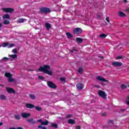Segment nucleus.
Returning a JSON list of instances; mask_svg holds the SVG:
<instances>
[{
	"mask_svg": "<svg viewBox=\"0 0 129 129\" xmlns=\"http://www.w3.org/2000/svg\"><path fill=\"white\" fill-rule=\"evenodd\" d=\"M50 66L49 65H44L43 67H41L39 68L38 71L40 72L44 73L45 71H47L48 70H50Z\"/></svg>",
	"mask_w": 129,
	"mask_h": 129,
	"instance_id": "nucleus-1",
	"label": "nucleus"
},
{
	"mask_svg": "<svg viewBox=\"0 0 129 129\" xmlns=\"http://www.w3.org/2000/svg\"><path fill=\"white\" fill-rule=\"evenodd\" d=\"M98 94L100 97L103 98V99H107L106 96H107V95L105 94V92L100 90L98 92Z\"/></svg>",
	"mask_w": 129,
	"mask_h": 129,
	"instance_id": "nucleus-2",
	"label": "nucleus"
},
{
	"mask_svg": "<svg viewBox=\"0 0 129 129\" xmlns=\"http://www.w3.org/2000/svg\"><path fill=\"white\" fill-rule=\"evenodd\" d=\"M40 11L41 13H42V14H44V15L51 13V11L50 10V9L47 8H40Z\"/></svg>",
	"mask_w": 129,
	"mask_h": 129,
	"instance_id": "nucleus-3",
	"label": "nucleus"
},
{
	"mask_svg": "<svg viewBox=\"0 0 129 129\" xmlns=\"http://www.w3.org/2000/svg\"><path fill=\"white\" fill-rule=\"evenodd\" d=\"M5 76L6 77H7L8 79V81H16V79H13L12 76H13V75H12L10 73H5Z\"/></svg>",
	"mask_w": 129,
	"mask_h": 129,
	"instance_id": "nucleus-4",
	"label": "nucleus"
},
{
	"mask_svg": "<svg viewBox=\"0 0 129 129\" xmlns=\"http://www.w3.org/2000/svg\"><path fill=\"white\" fill-rule=\"evenodd\" d=\"M47 84L50 88H52V89H56L57 88V86L51 81H47Z\"/></svg>",
	"mask_w": 129,
	"mask_h": 129,
	"instance_id": "nucleus-5",
	"label": "nucleus"
},
{
	"mask_svg": "<svg viewBox=\"0 0 129 129\" xmlns=\"http://www.w3.org/2000/svg\"><path fill=\"white\" fill-rule=\"evenodd\" d=\"M76 87L78 90H82L84 88V85L81 82L78 83L76 85Z\"/></svg>",
	"mask_w": 129,
	"mask_h": 129,
	"instance_id": "nucleus-6",
	"label": "nucleus"
},
{
	"mask_svg": "<svg viewBox=\"0 0 129 129\" xmlns=\"http://www.w3.org/2000/svg\"><path fill=\"white\" fill-rule=\"evenodd\" d=\"M74 34L78 35V34H81L82 33V29L80 28H76L74 29Z\"/></svg>",
	"mask_w": 129,
	"mask_h": 129,
	"instance_id": "nucleus-7",
	"label": "nucleus"
},
{
	"mask_svg": "<svg viewBox=\"0 0 129 129\" xmlns=\"http://www.w3.org/2000/svg\"><path fill=\"white\" fill-rule=\"evenodd\" d=\"M6 91L7 92H8V93H10V94H16V91H15V90L12 88L7 87Z\"/></svg>",
	"mask_w": 129,
	"mask_h": 129,
	"instance_id": "nucleus-8",
	"label": "nucleus"
},
{
	"mask_svg": "<svg viewBox=\"0 0 129 129\" xmlns=\"http://www.w3.org/2000/svg\"><path fill=\"white\" fill-rule=\"evenodd\" d=\"M112 65L114 67H121L122 66V63L118 61H115L112 62Z\"/></svg>",
	"mask_w": 129,
	"mask_h": 129,
	"instance_id": "nucleus-9",
	"label": "nucleus"
},
{
	"mask_svg": "<svg viewBox=\"0 0 129 129\" xmlns=\"http://www.w3.org/2000/svg\"><path fill=\"white\" fill-rule=\"evenodd\" d=\"M2 10L4 11V12H6V13H13V12L14 11V9L10 8H2Z\"/></svg>",
	"mask_w": 129,
	"mask_h": 129,
	"instance_id": "nucleus-10",
	"label": "nucleus"
},
{
	"mask_svg": "<svg viewBox=\"0 0 129 129\" xmlns=\"http://www.w3.org/2000/svg\"><path fill=\"white\" fill-rule=\"evenodd\" d=\"M96 79L98 81H108V80L105 79V78L102 77L101 76H98L96 77Z\"/></svg>",
	"mask_w": 129,
	"mask_h": 129,
	"instance_id": "nucleus-11",
	"label": "nucleus"
},
{
	"mask_svg": "<svg viewBox=\"0 0 129 129\" xmlns=\"http://www.w3.org/2000/svg\"><path fill=\"white\" fill-rule=\"evenodd\" d=\"M27 122H29L30 123H31L32 124H36L37 123V121L34 120L33 118H29L27 120Z\"/></svg>",
	"mask_w": 129,
	"mask_h": 129,
	"instance_id": "nucleus-12",
	"label": "nucleus"
},
{
	"mask_svg": "<svg viewBox=\"0 0 129 129\" xmlns=\"http://www.w3.org/2000/svg\"><path fill=\"white\" fill-rule=\"evenodd\" d=\"M25 106L27 108H30V109H32V108H35V105L31 103H26Z\"/></svg>",
	"mask_w": 129,
	"mask_h": 129,
	"instance_id": "nucleus-13",
	"label": "nucleus"
},
{
	"mask_svg": "<svg viewBox=\"0 0 129 129\" xmlns=\"http://www.w3.org/2000/svg\"><path fill=\"white\" fill-rule=\"evenodd\" d=\"M22 117L24 118H28L29 116H31V114L30 113H28L26 112H24L21 114Z\"/></svg>",
	"mask_w": 129,
	"mask_h": 129,
	"instance_id": "nucleus-14",
	"label": "nucleus"
},
{
	"mask_svg": "<svg viewBox=\"0 0 129 129\" xmlns=\"http://www.w3.org/2000/svg\"><path fill=\"white\" fill-rule=\"evenodd\" d=\"M68 123H69V124H75V123H76V122L74 119H70L68 121Z\"/></svg>",
	"mask_w": 129,
	"mask_h": 129,
	"instance_id": "nucleus-15",
	"label": "nucleus"
},
{
	"mask_svg": "<svg viewBox=\"0 0 129 129\" xmlns=\"http://www.w3.org/2000/svg\"><path fill=\"white\" fill-rule=\"evenodd\" d=\"M118 16H119V17H121L122 18H123L124 17H126V15L124 13H123L121 11H120L118 12Z\"/></svg>",
	"mask_w": 129,
	"mask_h": 129,
	"instance_id": "nucleus-16",
	"label": "nucleus"
},
{
	"mask_svg": "<svg viewBox=\"0 0 129 129\" xmlns=\"http://www.w3.org/2000/svg\"><path fill=\"white\" fill-rule=\"evenodd\" d=\"M84 40V39L79 37H77L76 38V41L77 42V43H82Z\"/></svg>",
	"mask_w": 129,
	"mask_h": 129,
	"instance_id": "nucleus-17",
	"label": "nucleus"
},
{
	"mask_svg": "<svg viewBox=\"0 0 129 129\" xmlns=\"http://www.w3.org/2000/svg\"><path fill=\"white\" fill-rule=\"evenodd\" d=\"M44 73H45V74H48V75H50V76H52L53 75V73L52 72V71H45Z\"/></svg>",
	"mask_w": 129,
	"mask_h": 129,
	"instance_id": "nucleus-18",
	"label": "nucleus"
},
{
	"mask_svg": "<svg viewBox=\"0 0 129 129\" xmlns=\"http://www.w3.org/2000/svg\"><path fill=\"white\" fill-rule=\"evenodd\" d=\"M4 19H7L8 20H11V16L9 14H6L3 17Z\"/></svg>",
	"mask_w": 129,
	"mask_h": 129,
	"instance_id": "nucleus-19",
	"label": "nucleus"
},
{
	"mask_svg": "<svg viewBox=\"0 0 129 129\" xmlns=\"http://www.w3.org/2000/svg\"><path fill=\"white\" fill-rule=\"evenodd\" d=\"M45 28H46L47 30H50V29H51V24H50V23H46L45 24Z\"/></svg>",
	"mask_w": 129,
	"mask_h": 129,
	"instance_id": "nucleus-20",
	"label": "nucleus"
},
{
	"mask_svg": "<svg viewBox=\"0 0 129 129\" xmlns=\"http://www.w3.org/2000/svg\"><path fill=\"white\" fill-rule=\"evenodd\" d=\"M0 98L1 100H7V96L4 95V94H2L0 95Z\"/></svg>",
	"mask_w": 129,
	"mask_h": 129,
	"instance_id": "nucleus-21",
	"label": "nucleus"
},
{
	"mask_svg": "<svg viewBox=\"0 0 129 129\" xmlns=\"http://www.w3.org/2000/svg\"><path fill=\"white\" fill-rule=\"evenodd\" d=\"M9 57H10V58H13V59H17V58H18V55L11 54V55H9Z\"/></svg>",
	"mask_w": 129,
	"mask_h": 129,
	"instance_id": "nucleus-22",
	"label": "nucleus"
},
{
	"mask_svg": "<svg viewBox=\"0 0 129 129\" xmlns=\"http://www.w3.org/2000/svg\"><path fill=\"white\" fill-rule=\"evenodd\" d=\"M66 35H67L68 39H71V38H73L72 34H71V33H70L69 32L67 33Z\"/></svg>",
	"mask_w": 129,
	"mask_h": 129,
	"instance_id": "nucleus-23",
	"label": "nucleus"
},
{
	"mask_svg": "<svg viewBox=\"0 0 129 129\" xmlns=\"http://www.w3.org/2000/svg\"><path fill=\"white\" fill-rule=\"evenodd\" d=\"M14 117L17 120H20V119H21V116L19 114L15 115Z\"/></svg>",
	"mask_w": 129,
	"mask_h": 129,
	"instance_id": "nucleus-24",
	"label": "nucleus"
},
{
	"mask_svg": "<svg viewBox=\"0 0 129 129\" xmlns=\"http://www.w3.org/2000/svg\"><path fill=\"white\" fill-rule=\"evenodd\" d=\"M48 124L49 121H48V120H46L42 122V125H48Z\"/></svg>",
	"mask_w": 129,
	"mask_h": 129,
	"instance_id": "nucleus-25",
	"label": "nucleus"
},
{
	"mask_svg": "<svg viewBox=\"0 0 129 129\" xmlns=\"http://www.w3.org/2000/svg\"><path fill=\"white\" fill-rule=\"evenodd\" d=\"M51 127H54V128H58V125L56 123H51Z\"/></svg>",
	"mask_w": 129,
	"mask_h": 129,
	"instance_id": "nucleus-26",
	"label": "nucleus"
},
{
	"mask_svg": "<svg viewBox=\"0 0 129 129\" xmlns=\"http://www.w3.org/2000/svg\"><path fill=\"white\" fill-rule=\"evenodd\" d=\"M125 103H126V105L129 106V95L127 96L126 100H125Z\"/></svg>",
	"mask_w": 129,
	"mask_h": 129,
	"instance_id": "nucleus-27",
	"label": "nucleus"
},
{
	"mask_svg": "<svg viewBox=\"0 0 129 129\" xmlns=\"http://www.w3.org/2000/svg\"><path fill=\"white\" fill-rule=\"evenodd\" d=\"M107 82H108V81H103V82H101L100 83L101 84V85H102V86H105V85H107Z\"/></svg>",
	"mask_w": 129,
	"mask_h": 129,
	"instance_id": "nucleus-28",
	"label": "nucleus"
},
{
	"mask_svg": "<svg viewBox=\"0 0 129 129\" xmlns=\"http://www.w3.org/2000/svg\"><path fill=\"white\" fill-rule=\"evenodd\" d=\"M35 108L36 110H38V111H41V110H42V108L39 106L35 107Z\"/></svg>",
	"mask_w": 129,
	"mask_h": 129,
	"instance_id": "nucleus-29",
	"label": "nucleus"
},
{
	"mask_svg": "<svg viewBox=\"0 0 129 129\" xmlns=\"http://www.w3.org/2000/svg\"><path fill=\"white\" fill-rule=\"evenodd\" d=\"M107 36V35H106L105 34H102L100 35L99 37L104 38H106Z\"/></svg>",
	"mask_w": 129,
	"mask_h": 129,
	"instance_id": "nucleus-30",
	"label": "nucleus"
},
{
	"mask_svg": "<svg viewBox=\"0 0 129 129\" xmlns=\"http://www.w3.org/2000/svg\"><path fill=\"white\" fill-rule=\"evenodd\" d=\"M70 52L71 53H74L75 54H76V53H77V50L75 48H73V49L70 50Z\"/></svg>",
	"mask_w": 129,
	"mask_h": 129,
	"instance_id": "nucleus-31",
	"label": "nucleus"
},
{
	"mask_svg": "<svg viewBox=\"0 0 129 129\" xmlns=\"http://www.w3.org/2000/svg\"><path fill=\"white\" fill-rule=\"evenodd\" d=\"M29 97L31 99H35L36 98V96H35V95H33V94H29Z\"/></svg>",
	"mask_w": 129,
	"mask_h": 129,
	"instance_id": "nucleus-32",
	"label": "nucleus"
},
{
	"mask_svg": "<svg viewBox=\"0 0 129 129\" xmlns=\"http://www.w3.org/2000/svg\"><path fill=\"white\" fill-rule=\"evenodd\" d=\"M121 89H125V88H127V86L124 84H122L121 85Z\"/></svg>",
	"mask_w": 129,
	"mask_h": 129,
	"instance_id": "nucleus-33",
	"label": "nucleus"
},
{
	"mask_svg": "<svg viewBox=\"0 0 129 129\" xmlns=\"http://www.w3.org/2000/svg\"><path fill=\"white\" fill-rule=\"evenodd\" d=\"M83 72V69L82 68H80L78 71V72L80 74H81V73H82Z\"/></svg>",
	"mask_w": 129,
	"mask_h": 129,
	"instance_id": "nucleus-34",
	"label": "nucleus"
},
{
	"mask_svg": "<svg viewBox=\"0 0 129 129\" xmlns=\"http://www.w3.org/2000/svg\"><path fill=\"white\" fill-rule=\"evenodd\" d=\"M3 24H4L5 25H10V22L9 21V20H5Z\"/></svg>",
	"mask_w": 129,
	"mask_h": 129,
	"instance_id": "nucleus-35",
	"label": "nucleus"
},
{
	"mask_svg": "<svg viewBox=\"0 0 129 129\" xmlns=\"http://www.w3.org/2000/svg\"><path fill=\"white\" fill-rule=\"evenodd\" d=\"M38 128H41V129H47V128L45 126H43L41 125L38 126Z\"/></svg>",
	"mask_w": 129,
	"mask_h": 129,
	"instance_id": "nucleus-36",
	"label": "nucleus"
},
{
	"mask_svg": "<svg viewBox=\"0 0 129 129\" xmlns=\"http://www.w3.org/2000/svg\"><path fill=\"white\" fill-rule=\"evenodd\" d=\"M24 22H25V19H19V20H18V23H24Z\"/></svg>",
	"mask_w": 129,
	"mask_h": 129,
	"instance_id": "nucleus-37",
	"label": "nucleus"
},
{
	"mask_svg": "<svg viewBox=\"0 0 129 129\" xmlns=\"http://www.w3.org/2000/svg\"><path fill=\"white\" fill-rule=\"evenodd\" d=\"M38 79H40V80H44V77L42 76H39Z\"/></svg>",
	"mask_w": 129,
	"mask_h": 129,
	"instance_id": "nucleus-38",
	"label": "nucleus"
},
{
	"mask_svg": "<svg viewBox=\"0 0 129 129\" xmlns=\"http://www.w3.org/2000/svg\"><path fill=\"white\" fill-rule=\"evenodd\" d=\"M108 123L113 124V120H108Z\"/></svg>",
	"mask_w": 129,
	"mask_h": 129,
	"instance_id": "nucleus-39",
	"label": "nucleus"
},
{
	"mask_svg": "<svg viewBox=\"0 0 129 129\" xmlns=\"http://www.w3.org/2000/svg\"><path fill=\"white\" fill-rule=\"evenodd\" d=\"M59 80H60V81H66V79L64 77L60 78Z\"/></svg>",
	"mask_w": 129,
	"mask_h": 129,
	"instance_id": "nucleus-40",
	"label": "nucleus"
},
{
	"mask_svg": "<svg viewBox=\"0 0 129 129\" xmlns=\"http://www.w3.org/2000/svg\"><path fill=\"white\" fill-rule=\"evenodd\" d=\"M12 52L13 53H14V54H17L18 53V51H17L16 49H14L12 50Z\"/></svg>",
	"mask_w": 129,
	"mask_h": 129,
	"instance_id": "nucleus-41",
	"label": "nucleus"
},
{
	"mask_svg": "<svg viewBox=\"0 0 129 129\" xmlns=\"http://www.w3.org/2000/svg\"><path fill=\"white\" fill-rule=\"evenodd\" d=\"M116 48H117V49H118V50H119V49H120V48H121V44H119L118 45H116Z\"/></svg>",
	"mask_w": 129,
	"mask_h": 129,
	"instance_id": "nucleus-42",
	"label": "nucleus"
},
{
	"mask_svg": "<svg viewBox=\"0 0 129 129\" xmlns=\"http://www.w3.org/2000/svg\"><path fill=\"white\" fill-rule=\"evenodd\" d=\"M8 45H9V43H4L3 44V47H7V46H8Z\"/></svg>",
	"mask_w": 129,
	"mask_h": 129,
	"instance_id": "nucleus-43",
	"label": "nucleus"
},
{
	"mask_svg": "<svg viewBox=\"0 0 129 129\" xmlns=\"http://www.w3.org/2000/svg\"><path fill=\"white\" fill-rule=\"evenodd\" d=\"M72 114H68L66 116V117H67L68 118H71V117H72Z\"/></svg>",
	"mask_w": 129,
	"mask_h": 129,
	"instance_id": "nucleus-44",
	"label": "nucleus"
},
{
	"mask_svg": "<svg viewBox=\"0 0 129 129\" xmlns=\"http://www.w3.org/2000/svg\"><path fill=\"white\" fill-rule=\"evenodd\" d=\"M43 120L42 119H39L37 120V122H39V123H41V125H42V123H43Z\"/></svg>",
	"mask_w": 129,
	"mask_h": 129,
	"instance_id": "nucleus-45",
	"label": "nucleus"
},
{
	"mask_svg": "<svg viewBox=\"0 0 129 129\" xmlns=\"http://www.w3.org/2000/svg\"><path fill=\"white\" fill-rule=\"evenodd\" d=\"M14 46H15V44H10V45L8 46V48H12V47H14Z\"/></svg>",
	"mask_w": 129,
	"mask_h": 129,
	"instance_id": "nucleus-46",
	"label": "nucleus"
},
{
	"mask_svg": "<svg viewBox=\"0 0 129 129\" xmlns=\"http://www.w3.org/2000/svg\"><path fill=\"white\" fill-rule=\"evenodd\" d=\"M123 58V56H119L116 57V59H122Z\"/></svg>",
	"mask_w": 129,
	"mask_h": 129,
	"instance_id": "nucleus-47",
	"label": "nucleus"
},
{
	"mask_svg": "<svg viewBox=\"0 0 129 129\" xmlns=\"http://www.w3.org/2000/svg\"><path fill=\"white\" fill-rule=\"evenodd\" d=\"M98 58H100L101 60H103L104 59V57L103 56L98 55Z\"/></svg>",
	"mask_w": 129,
	"mask_h": 129,
	"instance_id": "nucleus-48",
	"label": "nucleus"
},
{
	"mask_svg": "<svg viewBox=\"0 0 129 129\" xmlns=\"http://www.w3.org/2000/svg\"><path fill=\"white\" fill-rule=\"evenodd\" d=\"M2 60H3V61H5L6 60H9V58L5 57L3 58Z\"/></svg>",
	"mask_w": 129,
	"mask_h": 129,
	"instance_id": "nucleus-49",
	"label": "nucleus"
},
{
	"mask_svg": "<svg viewBox=\"0 0 129 129\" xmlns=\"http://www.w3.org/2000/svg\"><path fill=\"white\" fill-rule=\"evenodd\" d=\"M75 129H81V127L80 125H77L76 126Z\"/></svg>",
	"mask_w": 129,
	"mask_h": 129,
	"instance_id": "nucleus-50",
	"label": "nucleus"
},
{
	"mask_svg": "<svg viewBox=\"0 0 129 129\" xmlns=\"http://www.w3.org/2000/svg\"><path fill=\"white\" fill-rule=\"evenodd\" d=\"M106 21H107V23H109V17H107L106 18Z\"/></svg>",
	"mask_w": 129,
	"mask_h": 129,
	"instance_id": "nucleus-51",
	"label": "nucleus"
},
{
	"mask_svg": "<svg viewBox=\"0 0 129 129\" xmlns=\"http://www.w3.org/2000/svg\"><path fill=\"white\" fill-rule=\"evenodd\" d=\"M97 19H101V16L99 15H97Z\"/></svg>",
	"mask_w": 129,
	"mask_h": 129,
	"instance_id": "nucleus-52",
	"label": "nucleus"
},
{
	"mask_svg": "<svg viewBox=\"0 0 129 129\" xmlns=\"http://www.w3.org/2000/svg\"><path fill=\"white\" fill-rule=\"evenodd\" d=\"M9 82H11V83H13L14 84H16V83H17L16 81H10Z\"/></svg>",
	"mask_w": 129,
	"mask_h": 129,
	"instance_id": "nucleus-53",
	"label": "nucleus"
},
{
	"mask_svg": "<svg viewBox=\"0 0 129 129\" xmlns=\"http://www.w3.org/2000/svg\"><path fill=\"white\" fill-rule=\"evenodd\" d=\"M95 87H96V88H100V86H99V85H96V86H95Z\"/></svg>",
	"mask_w": 129,
	"mask_h": 129,
	"instance_id": "nucleus-54",
	"label": "nucleus"
},
{
	"mask_svg": "<svg viewBox=\"0 0 129 129\" xmlns=\"http://www.w3.org/2000/svg\"><path fill=\"white\" fill-rule=\"evenodd\" d=\"M72 80H78V78L72 79Z\"/></svg>",
	"mask_w": 129,
	"mask_h": 129,
	"instance_id": "nucleus-55",
	"label": "nucleus"
},
{
	"mask_svg": "<svg viewBox=\"0 0 129 129\" xmlns=\"http://www.w3.org/2000/svg\"><path fill=\"white\" fill-rule=\"evenodd\" d=\"M124 3H127V0H123Z\"/></svg>",
	"mask_w": 129,
	"mask_h": 129,
	"instance_id": "nucleus-56",
	"label": "nucleus"
},
{
	"mask_svg": "<svg viewBox=\"0 0 129 129\" xmlns=\"http://www.w3.org/2000/svg\"><path fill=\"white\" fill-rule=\"evenodd\" d=\"M2 27H3V24H2V23H0V28H2Z\"/></svg>",
	"mask_w": 129,
	"mask_h": 129,
	"instance_id": "nucleus-57",
	"label": "nucleus"
},
{
	"mask_svg": "<svg viewBox=\"0 0 129 129\" xmlns=\"http://www.w3.org/2000/svg\"><path fill=\"white\" fill-rule=\"evenodd\" d=\"M9 129H17V128H16L15 127H10Z\"/></svg>",
	"mask_w": 129,
	"mask_h": 129,
	"instance_id": "nucleus-58",
	"label": "nucleus"
},
{
	"mask_svg": "<svg viewBox=\"0 0 129 129\" xmlns=\"http://www.w3.org/2000/svg\"><path fill=\"white\" fill-rule=\"evenodd\" d=\"M3 124H4V123L0 122V125H3Z\"/></svg>",
	"mask_w": 129,
	"mask_h": 129,
	"instance_id": "nucleus-59",
	"label": "nucleus"
},
{
	"mask_svg": "<svg viewBox=\"0 0 129 129\" xmlns=\"http://www.w3.org/2000/svg\"><path fill=\"white\" fill-rule=\"evenodd\" d=\"M28 71H33V70H28Z\"/></svg>",
	"mask_w": 129,
	"mask_h": 129,
	"instance_id": "nucleus-60",
	"label": "nucleus"
},
{
	"mask_svg": "<svg viewBox=\"0 0 129 129\" xmlns=\"http://www.w3.org/2000/svg\"><path fill=\"white\" fill-rule=\"evenodd\" d=\"M126 12H129V9H126Z\"/></svg>",
	"mask_w": 129,
	"mask_h": 129,
	"instance_id": "nucleus-61",
	"label": "nucleus"
},
{
	"mask_svg": "<svg viewBox=\"0 0 129 129\" xmlns=\"http://www.w3.org/2000/svg\"><path fill=\"white\" fill-rule=\"evenodd\" d=\"M2 20V17H0V21Z\"/></svg>",
	"mask_w": 129,
	"mask_h": 129,
	"instance_id": "nucleus-62",
	"label": "nucleus"
},
{
	"mask_svg": "<svg viewBox=\"0 0 129 129\" xmlns=\"http://www.w3.org/2000/svg\"><path fill=\"white\" fill-rule=\"evenodd\" d=\"M129 43L128 42H127V45H128Z\"/></svg>",
	"mask_w": 129,
	"mask_h": 129,
	"instance_id": "nucleus-63",
	"label": "nucleus"
},
{
	"mask_svg": "<svg viewBox=\"0 0 129 129\" xmlns=\"http://www.w3.org/2000/svg\"><path fill=\"white\" fill-rule=\"evenodd\" d=\"M103 115H104V114H103Z\"/></svg>",
	"mask_w": 129,
	"mask_h": 129,
	"instance_id": "nucleus-64",
	"label": "nucleus"
}]
</instances>
